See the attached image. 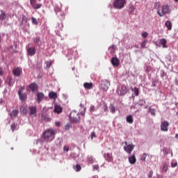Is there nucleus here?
I'll list each match as a JSON object with an SVG mask.
<instances>
[{
	"mask_svg": "<svg viewBox=\"0 0 178 178\" xmlns=\"http://www.w3.org/2000/svg\"><path fill=\"white\" fill-rule=\"evenodd\" d=\"M55 134H56L55 129H49L43 131L42 137L45 141H47V143H51V141H53V140L55 139Z\"/></svg>",
	"mask_w": 178,
	"mask_h": 178,
	"instance_id": "obj_1",
	"label": "nucleus"
},
{
	"mask_svg": "<svg viewBox=\"0 0 178 178\" xmlns=\"http://www.w3.org/2000/svg\"><path fill=\"white\" fill-rule=\"evenodd\" d=\"M171 12L172 10L170 9V6L168 4H165L163 5L161 8L157 11V14L160 17H163L165 15H170Z\"/></svg>",
	"mask_w": 178,
	"mask_h": 178,
	"instance_id": "obj_2",
	"label": "nucleus"
},
{
	"mask_svg": "<svg viewBox=\"0 0 178 178\" xmlns=\"http://www.w3.org/2000/svg\"><path fill=\"white\" fill-rule=\"evenodd\" d=\"M70 120L73 124L80 123V113H77L75 110L72 111L70 114Z\"/></svg>",
	"mask_w": 178,
	"mask_h": 178,
	"instance_id": "obj_3",
	"label": "nucleus"
},
{
	"mask_svg": "<svg viewBox=\"0 0 178 178\" xmlns=\"http://www.w3.org/2000/svg\"><path fill=\"white\" fill-rule=\"evenodd\" d=\"M113 5L115 9H123L126 5V0H114Z\"/></svg>",
	"mask_w": 178,
	"mask_h": 178,
	"instance_id": "obj_4",
	"label": "nucleus"
},
{
	"mask_svg": "<svg viewBox=\"0 0 178 178\" xmlns=\"http://www.w3.org/2000/svg\"><path fill=\"white\" fill-rule=\"evenodd\" d=\"M109 86H111V83H109L108 80H104L102 81L100 88L103 90V91H108Z\"/></svg>",
	"mask_w": 178,
	"mask_h": 178,
	"instance_id": "obj_5",
	"label": "nucleus"
},
{
	"mask_svg": "<svg viewBox=\"0 0 178 178\" xmlns=\"http://www.w3.org/2000/svg\"><path fill=\"white\" fill-rule=\"evenodd\" d=\"M127 92V88L125 86H122L121 87H118L117 89V94L120 97L122 95H124Z\"/></svg>",
	"mask_w": 178,
	"mask_h": 178,
	"instance_id": "obj_6",
	"label": "nucleus"
},
{
	"mask_svg": "<svg viewBox=\"0 0 178 178\" xmlns=\"http://www.w3.org/2000/svg\"><path fill=\"white\" fill-rule=\"evenodd\" d=\"M169 122L167 120L163 121L161 122V131H168L169 130Z\"/></svg>",
	"mask_w": 178,
	"mask_h": 178,
	"instance_id": "obj_7",
	"label": "nucleus"
},
{
	"mask_svg": "<svg viewBox=\"0 0 178 178\" xmlns=\"http://www.w3.org/2000/svg\"><path fill=\"white\" fill-rule=\"evenodd\" d=\"M124 149L125 152H127V154H131V152L133 151V149H134V145H127V142H125V146L124 147Z\"/></svg>",
	"mask_w": 178,
	"mask_h": 178,
	"instance_id": "obj_8",
	"label": "nucleus"
},
{
	"mask_svg": "<svg viewBox=\"0 0 178 178\" xmlns=\"http://www.w3.org/2000/svg\"><path fill=\"white\" fill-rule=\"evenodd\" d=\"M29 115L32 118H35V116H37V107H35V106H29Z\"/></svg>",
	"mask_w": 178,
	"mask_h": 178,
	"instance_id": "obj_9",
	"label": "nucleus"
},
{
	"mask_svg": "<svg viewBox=\"0 0 178 178\" xmlns=\"http://www.w3.org/2000/svg\"><path fill=\"white\" fill-rule=\"evenodd\" d=\"M111 65L114 67H118L120 65V60L117 57H113L111 60Z\"/></svg>",
	"mask_w": 178,
	"mask_h": 178,
	"instance_id": "obj_10",
	"label": "nucleus"
},
{
	"mask_svg": "<svg viewBox=\"0 0 178 178\" xmlns=\"http://www.w3.org/2000/svg\"><path fill=\"white\" fill-rule=\"evenodd\" d=\"M22 70L21 67H17V68H15L13 70V73L14 74V76H15L16 77H20V76L22 75Z\"/></svg>",
	"mask_w": 178,
	"mask_h": 178,
	"instance_id": "obj_11",
	"label": "nucleus"
},
{
	"mask_svg": "<svg viewBox=\"0 0 178 178\" xmlns=\"http://www.w3.org/2000/svg\"><path fill=\"white\" fill-rule=\"evenodd\" d=\"M27 52V55L28 56H34V55H35V47H29L26 50Z\"/></svg>",
	"mask_w": 178,
	"mask_h": 178,
	"instance_id": "obj_12",
	"label": "nucleus"
},
{
	"mask_svg": "<svg viewBox=\"0 0 178 178\" xmlns=\"http://www.w3.org/2000/svg\"><path fill=\"white\" fill-rule=\"evenodd\" d=\"M28 88H29L32 92H34L35 91H37V88H38V84L32 83L29 85Z\"/></svg>",
	"mask_w": 178,
	"mask_h": 178,
	"instance_id": "obj_13",
	"label": "nucleus"
},
{
	"mask_svg": "<svg viewBox=\"0 0 178 178\" xmlns=\"http://www.w3.org/2000/svg\"><path fill=\"white\" fill-rule=\"evenodd\" d=\"M18 95L21 101H25V99H27V95L26 93H22V89L18 90Z\"/></svg>",
	"mask_w": 178,
	"mask_h": 178,
	"instance_id": "obj_14",
	"label": "nucleus"
},
{
	"mask_svg": "<svg viewBox=\"0 0 178 178\" xmlns=\"http://www.w3.org/2000/svg\"><path fill=\"white\" fill-rule=\"evenodd\" d=\"M44 97H45V95H44V93H42V92H38L37 93L38 104H40L42 101V99H44Z\"/></svg>",
	"mask_w": 178,
	"mask_h": 178,
	"instance_id": "obj_15",
	"label": "nucleus"
},
{
	"mask_svg": "<svg viewBox=\"0 0 178 178\" xmlns=\"http://www.w3.org/2000/svg\"><path fill=\"white\" fill-rule=\"evenodd\" d=\"M104 156L105 160L107 161V162H112V161H113V157L112 156L111 153H107L104 154Z\"/></svg>",
	"mask_w": 178,
	"mask_h": 178,
	"instance_id": "obj_16",
	"label": "nucleus"
},
{
	"mask_svg": "<svg viewBox=\"0 0 178 178\" xmlns=\"http://www.w3.org/2000/svg\"><path fill=\"white\" fill-rule=\"evenodd\" d=\"M129 162L131 163V165H134L136 162H137V159H136V155L133 154L132 156H130L129 158Z\"/></svg>",
	"mask_w": 178,
	"mask_h": 178,
	"instance_id": "obj_17",
	"label": "nucleus"
},
{
	"mask_svg": "<svg viewBox=\"0 0 178 178\" xmlns=\"http://www.w3.org/2000/svg\"><path fill=\"white\" fill-rule=\"evenodd\" d=\"M33 42L35 44L38 45V47H41V38L40 37H36L33 38Z\"/></svg>",
	"mask_w": 178,
	"mask_h": 178,
	"instance_id": "obj_18",
	"label": "nucleus"
},
{
	"mask_svg": "<svg viewBox=\"0 0 178 178\" xmlns=\"http://www.w3.org/2000/svg\"><path fill=\"white\" fill-rule=\"evenodd\" d=\"M63 111V108H62V106H60L59 105H56L54 106V112H55V113H62Z\"/></svg>",
	"mask_w": 178,
	"mask_h": 178,
	"instance_id": "obj_19",
	"label": "nucleus"
},
{
	"mask_svg": "<svg viewBox=\"0 0 178 178\" xmlns=\"http://www.w3.org/2000/svg\"><path fill=\"white\" fill-rule=\"evenodd\" d=\"M19 115V110H13L10 113V116L12 119H15Z\"/></svg>",
	"mask_w": 178,
	"mask_h": 178,
	"instance_id": "obj_20",
	"label": "nucleus"
},
{
	"mask_svg": "<svg viewBox=\"0 0 178 178\" xmlns=\"http://www.w3.org/2000/svg\"><path fill=\"white\" fill-rule=\"evenodd\" d=\"M160 44L162 46V48H168V40H166V39L165 38H162L160 40Z\"/></svg>",
	"mask_w": 178,
	"mask_h": 178,
	"instance_id": "obj_21",
	"label": "nucleus"
},
{
	"mask_svg": "<svg viewBox=\"0 0 178 178\" xmlns=\"http://www.w3.org/2000/svg\"><path fill=\"white\" fill-rule=\"evenodd\" d=\"M49 97L50 99H56L58 98V94L55 92H50L49 93Z\"/></svg>",
	"mask_w": 178,
	"mask_h": 178,
	"instance_id": "obj_22",
	"label": "nucleus"
},
{
	"mask_svg": "<svg viewBox=\"0 0 178 178\" xmlns=\"http://www.w3.org/2000/svg\"><path fill=\"white\" fill-rule=\"evenodd\" d=\"M147 111L152 116H156V109L149 107Z\"/></svg>",
	"mask_w": 178,
	"mask_h": 178,
	"instance_id": "obj_23",
	"label": "nucleus"
},
{
	"mask_svg": "<svg viewBox=\"0 0 178 178\" xmlns=\"http://www.w3.org/2000/svg\"><path fill=\"white\" fill-rule=\"evenodd\" d=\"M109 109L111 113H116V107L115 106V104L111 103L109 106Z\"/></svg>",
	"mask_w": 178,
	"mask_h": 178,
	"instance_id": "obj_24",
	"label": "nucleus"
},
{
	"mask_svg": "<svg viewBox=\"0 0 178 178\" xmlns=\"http://www.w3.org/2000/svg\"><path fill=\"white\" fill-rule=\"evenodd\" d=\"M24 23H27V17H26V16H23L22 19V22L20 24V26L24 29V30H27V29H24V26L23 24H24Z\"/></svg>",
	"mask_w": 178,
	"mask_h": 178,
	"instance_id": "obj_25",
	"label": "nucleus"
},
{
	"mask_svg": "<svg viewBox=\"0 0 178 178\" xmlns=\"http://www.w3.org/2000/svg\"><path fill=\"white\" fill-rule=\"evenodd\" d=\"M126 120L127 123H129V124H132V123H134V119H133V115H129L127 116Z\"/></svg>",
	"mask_w": 178,
	"mask_h": 178,
	"instance_id": "obj_26",
	"label": "nucleus"
},
{
	"mask_svg": "<svg viewBox=\"0 0 178 178\" xmlns=\"http://www.w3.org/2000/svg\"><path fill=\"white\" fill-rule=\"evenodd\" d=\"M70 158L74 159V161H79V154L76 153H71Z\"/></svg>",
	"mask_w": 178,
	"mask_h": 178,
	"instance_id": "obj_27",
	"label": "nucleus"
},
{
	"mask_svg": "<svg viewBox=\"0 0 178 178\" xmlns=\"http://www.w3.org/2000/svg\"><path fill=\"white\" fill-rule=\"evenodd\" d=\"M83 86L85 88H86V90H91V88L94 87V85L92 84V83H85L83 84Z\"/></svg>",
	"mask_w": 178,
	"mask_h": 178,
	"instance_id": "obj_28",
	"label": "nucleus"
},
{
	"mask_svg": "<svg viewBox=\"0 0 178 178\" xmlns=\"http://www.w3.org/2000/svg\"><path fill=\"white\" fill-rule=\"evenodd\" d=\"M10 129L12 130V131H15L16 130H19V125H17V124L12 123L10 125Z\"/></svg>",
	"mask_w": 178,
	"mask_h": 178,
	"instance_id": "obj_29",
	"label": "nucleus"
},
{
	"mask_svg": "<svg viewBox=\"0 0 178 178\" xmlns=\"http://www.w3.org/2000/svg\"><path fill=\"white\" fill-rule=\"evenodd\" d=\"M53 61L52 60H47L44 62V65H46L45 69H49L52 66Z\"/></svg>",
	"mask_w": 178,
	"mask_h": 178,
	"instance_id": "obj_30",
	"label": "nucleus"
},
{
	"mask_svg": "<svg viewBox=\"0 0 178 178\" xmlns=\"http://www.w3.org/2000/svg\"><path fill=\"white\" fill-rule=\"evenodd\" d=\"M132 91L136 97H138L140 94V90H138V88L134 87V88H132Z\"/></svg>",
	"mask_w": 178,
	"mask_h": 178,
	"instance_id": "obj_31",
	"label": "nucleus"
},
{
	"mask_svg": "<svg viewBox=\"0 0 178 178\" xmlns=\"http://www.w3.org/2000/svg\"><path fill=\"white\" fill-rule=\"evenodd\" d=\"M73 169L75 172H80L81 170V165L80 164H76L73 166Z\"/></svg>",
	"mask_w": 178,
	"mask_h": 178,
	"instance_id": "obj_32",
	"label": "nucleus"
},
{
	"mask_svg": "<svg viewBox=\"0 0 178 178\" xmlns=\"http://www.w3.org/2000/svg\"><path fill=\"white\" fill-rule=\"evenodd\" d=\"M160 76L161 78H163V79H168V75L166 74V72H165V71H163V70H161L160 71Z\"/></svg>",
	"mask_w": 178,
	"mask_h": 178,
	"instance_id": "obj_33",
	"label": "nucleus"
},
{
	"mask_svg": "<svg viewBox=\"0 0 178 178\" xmlns=\"http://www.w3.org/2000/svg\"><path fill=\"white\" fill-rule=\"evenodd\" d=\"M108 51L110 54H115V51H116V46L113 44L112 46L109 47Z\"/></svg>",
	"mask_w": 178,
	"mask_h": 178,
	"instance_id": "obj_34",
	"label": "nucleus"
},
{
	"mask_svg": "<svg viewBox=\"0 0 178 178\" xmlns=\"http://www.w3.org/2000/svg\"><path fill=\"white\" fill-rule=\"evenodd\" d=\"M165 60L166 62H169L170 63H172V62H175V60L172 58V56L170 54L165 56Z\"/></svg>",
	"mask_w": 178,
	"mask_h": 178,
	"instance_id": "obj_35",
	"label": "nucleus"
},
{
	"mask_svg": "<svg viewBox=\"0 0 178 178\" xmlns=\"http://www.w3.org/2000/svg\"><path fill=\"white\" fill-rule=\"evenodd\" d=\"M9 17V15L5 14V13H3L1 11V20H5L6 22L8 20V17Z\"/></svg>",
	"mask_w": 178,
	"mask_h": 178,
	"instance_id": "obj_36",
	"label": "nucleus"
},
{
	"mask_svg": "<svg viewBox=\"0 0 178 178\" xmlns=\"http://www.w3.org/2000/svg\"><path fill=\"white\" fill-rule=\"evenodd\" d=\"M165 26L167 27L168 30H172V22L170 21H167L165 23Z\"/></svg>",
	"mask_w": 178,
	"mask_h": 178,
	"instance_id": "obj_37",
	"label": "nucleus"
},
{
	"mask_svg": "<svg viewBox=\"0 0 178 178\" xmlns=\"http://www.w3.org/2000/svg\"><path fill=\"white\" fill-rule=\"evenodd\" d=\"M134 10H136V7L134 6H131L129 8V15H133V13H134Z\"/></svg>",
	"mask_w": 178,
	"mask_h": 178,
	"instance_id": "obj_38",
	"label": "nucleus"
},
{
	"mask_svg": "<svg viewBox=\"0 0 178 178\" xmlns=\"http://www.w3.org/2000/svg\"><path fill=\"white\" fill-rule=\"evenodd\" d=\"M80 106H81V109L83 110L81 112V115H82V116H84L86 115V108L84 107V104H80Z\"/></svg>",
	"mask_w": 178,
	"mask_h": 178,
	"instance_id": "obj_39",
	"label": "nucleus"
},
{
	"mask_svg": "<svg viewBox=\"0 0 178 178\" xmlns=\"http://www.w3.org/2000/svg\"><path fill=\"white\" fill-rule=\"evenodd\" d=\"M95 159H94V158L91 156H88V162L89 163H94Z\"/></svg>",
	"mask_w": 178,
	"mask_h": 178,
	"instance_id": "obj_40",
	"label": "nucleus"
},
{
	"mask_svg": "<svg viewBox=\"0 0 178 178\" xmlns=\"http://www.w3.org/2000/svg\"><path fill=\"white\" fill-rule=\"evenodd\" d=\"M41 6H42L41 3H35L34 4V6H32V8H33V9L37 10V9H40V8H41Z\"/></svg>",
	"mask_w": 178,
	"mask_h": 178,
	"instance_id": "obj_41",
	"label": "nucleus"
},
{
	"mask_svg": "<svg viewBox=\"0 0 178 178\" xmlns=\"http://www.w3.org/2000/svg\"><path fill=\"white\" fill-rule=\"evenodd\" d=\"M31 21H32V24H35V26L38 24V21L34 17H31Z\"/></svg>",
	"mask_w": 178,
	"mask_h": 178,
	"instance_id": "obj_42",
	"label": "nucleus"
},
{
	"mask_svg": "<svg viewBox=\"0 0 178 178\" xmlns=\"http://www.w3.org/2000/svg\"><path fill=\"white\" fill-rule=\"evenodd\" d=\"M147 156H148V154L144 153L142 155V156L140 157V161H143L144 162H145V159H146Z\"/></svg>",
	"mask_w": 178,
	"mask_h": 178,
	"instance_id": "obj_43",
	"label": "nucleus"
},
{
	"mask_svg": "<svg viewBox=\"0 0 178 178\" xmlns=\"http://www.w3.org/2000/svg\"><path fill=\"white\" fill-rule=\"evenodd\" d=\"M21 111V113H22V115H26V113H27V108H26L25 107H22L20 108Z\"/></svg>",
	"mask_w": 178,
	"mask_h": 178,
	"instance_id": "obj_44",
	"label": "nucleus"
},
{
	"mask_svg": "<svg viewBox=\"0 0 178 178\" xmlns=\"http://www.w3.org/2000/svg\"><path fill=\"white\" fill-rule=\"evenodd\" d=\"M57 31H62L63 29V24L62 23L58 24V26H56Z\"/></svg>",
	"mask_w": 178,
	"mask_h": 178,
	"instance_id": "obj_45",
	"label": "nucleus"
},
{
	"mask_svg": "<svg viewBox=\"0 0 178 178\" xmlns=\"http://www.w3.org/2000/svg\"><path fill=\"white\" fill-rule=\"evenodd\" d=\"M8 83V86H13V84L15 83V81L13 80V79L9 78Z\"/></svg>",
	"mask_w": 178,
	"mask_h": 178,
	"instance_id": "obj_46",
	"label": "nucleus"
},
{
	"mask_svg": "<svg viewBox=\"0 0 178 178\" xmlns=\"http://www.w3.org/2000/svg\"><path fill=\"white\" fill-rule=\"evenodd\" d=\"M148 42V40H144L141 42L140 46L142 48H145V45H147V43Z\"/></svg>",
	"mask_w": 178,
	"mask_h": 178,
	"instance_id": "obj_47",
	"label": "nucleus"
},
{
	"mask_svg": "<svg viewBox=\"0 0 178 178\" xmlns=\"http://www.w3.org/2000/svg\"><path fill=\"white\" fill-rule=\"evenodd\" d=\"M36 3L37 0H30L31 6H34Z\"/></svg>",
	"mask_w": 178,
	"mask_h": 178,
	"instance_id": "obj_48",
	"label": "nucleus"
},
{
	"mask_svg": "<svg viewBox=\"0 0 178 178\" xmlns=\"http://www.w3.org/2000/svg\"><path fill=\"white\" fill-rule=\"evenodd\" d=\"M141 35H142L143 38H147V37H148V33L143 32V33H142Z\"/></svg>",
	"mask_w": 178,
	"mask_h": 178,
	"instance_id": "obj_49",
	"label": "nucleus"
},
{
	"mask_svg": "<svg viewBox=\"0 0 178 178\" xmlns=\"http://www.w3.org/2000/svg\"><path fill=\"white\" fill-rule=\"evenodd\" d=\"M163 170V172H165V173H166L168 172V164H164Z\"/></svg>",
	"mask_w": 178,
	"mask_h": 178,
	"instance_id": "obj_50",
	"label": "nucleus"
},
{
	"mask_svg": "<svg viewBox=\"0 0 178 178\" xmlns=\"http://www.w3.org/2000/svg\"><path fill=\"white\" fill-rule=\"evenodd\" d=\"M144 104H145V99H140L139 101V105L140 106H143V105H144Z\"/></svg>",
	"mask_w": 178,
	"mask_h": 178,
	"instance_id": "obj_51",
	"label": "nucleus"
},
{
	"mask_svg": "<svg viewBox=\"0 0 178 178\" xmlns=\"http://www.w3.org/2000/svg\"><path fill=\"white\" fill-rule=\"evenodd\" d=\"M35 144H42V140L41 139H38L36 140H35L34 142Z\"/></svg>",
	"mask_w": 178,
	"mask_h": 178,
	"instance_id": "obj_52",
	"label": "nucleus"
},
{
	"mask_svg": "<svg viewBox=\"0 0 178 178\" xmlns=\"http://www.w3.org/2000/svg\"><path fill=\"white\" fill-rule=\"evenodd\" d=\"M93 170H99V166H98V165H94Z\"/></svg>",
	"mask_w": 178,
	"mask_h": 178,
	"instance_id": "obj_53",
	"label": "nucleus"
},
{
	"mask_svg": "<svg viewBox=\"0 0 178 178\" xmlns=\"http://www.w3.org/2000/svg\"><path fill=\"white\" fill-rule=\"evenodd\" d=\"M153 175H154V171L150 170V171L149 172L148 177H149V178L152 177Z\"/></svg>",
	"mask_w": 178,
	"mask_h": 178,
	"instance_id": "obj_54",
	"label": "nucleus"
},
{
	"mask_svg": "<svg viewBox=\"0 0 178 178\" xmlns=\"http://www.w3.org/2000/svg\"><path fill=\"white\" fill-rule=\"evenodd\" d=\"M63 150L67 152L69 151V146L65 145L63 147Z\"/></svg>",
	"mask_w": 178,
	"mask_h": 178,
	"instance_id": "obj_55",
	"label": "nucleus"
},
{
	"mask_svg": "<svg viewBox=\"0 0 178 178\" xmlns=\"http://www.w3.org/2000/svg\"><path fill=\"white\" fill-rule=\"evenodd\" d=\"M65 130H69V129H70V124L67 123V124L65 126Z\"/></svg>",
	"mask_w": 178,
	"mask_h": 178,
	"instance_id": "obj_56",
	"label": "nucleus"
},
{
	"mask_svg": "<svg viewBox=\"0 0 178 178\" xmlns=\"http://www.w3.org/2000/svg\"><path fill=\"white\" fill-rule=\"evenodd\" d=\"M90 110L91 111V112H94V111H95V106L93 105H91Z\"/></svg>",
	"mask_w": 178,
	"mask_h": 178,
	"instance_id": "obj_57",
	"label": "nucleus"
},
{
	"mask_svg": "<svg viewBox=\"0 0 178 178\" xmlns=\"http://www.w3.org/2000/svg\"><path fill=\"white\" fill-rule=\"evenodd\" d=\"M175 84L178 86V72L177 73V76L175 77Z\"/></svg>",
	"mask_w": 178,
	"mask_h": 178,
	"instance_id": "obj_58",
	"label": "nucleus"
},
{
	"mask_svg": "<svg viewBox=\"0 0 178 178\" xmlns=\"http://www.w3.org/2000/svg\"><path fill=\"white\" fill-rule=\"evenodd\" d=\"M55 124H56V126L57 127H60V122H55Z\"/></svg>",
	"mask_w": 178,
	"mask_h": 178,
	"instance_id": "obj_59",
	"label": "nucleus"
},
{
	"mask_svg": "<svg viewBox=\"0 0 178 178\" xmlns=\"http://www.w3.org/2000/svg\"><path fill=\"white\" fill-rule=\"evenodd\" d=\"M171 166L172 167V168H176V166H177V163H171Z\"/></svg>",
	"mask_w": 178,
	"mask_h": 178,
	"instance_id": "obj_60",
	"label": "nucleus"
},
{
	"mask_svg": "<svg viewBox=\"0 0 178 178\" xmlns=\"http://www.w3.org/2000/svg\"><path fill=\"white\" fill-rule=\"evenodd\" d=\"M95 137H96L95 132L93 131L91 133V138H94Z\"/></svg>",
	"mask_w": 178,
	"mask_h": 178,
	"instance_id": "obj_61",
	"label": "nucleus"
},
{
	"mask_svg": "<svg viewBox=\"0 0 178 178\" xmlns=\"http://www.w3.org/2000/svg\"><path fill=\"white\" fill-rule=\"evenodd\" d=\"M155 8H159V3H155Z\"/></svg>",
	"mask_w": 178,
	"mask_h": 178,
	"instance_id": "obj_62",
	"label": "nucleus"
},
{
	"mask_svg": "<svg viewBox=\"0 0 178 178\" xmlns=\"http://www.w3.org/2000/svg\"><path fill=\"white\" fill-rule=\"evenodd\" d=\"M61 19H65V14H60Z\"/></svg>",
	"mask_w": 178,
	"mask_h": 178,
	"instance_id": "obj_63",
	"label": "nucleus"
},
{
	"mask_svg": "<svg viewBox=\"0 0 178 178\" xmlns=\"http://www.w3.org/2000/svg\"><path fill=\"white\" fill-rule=\"evenodd\" d=\"M175 138H177V140H178V134H175Z\"/></svg>",
	"mask_w": 178,
	"mask_h": 178,
	"instance_id": "obj_64",
	"label": "nucleus"
}]
</instances>
